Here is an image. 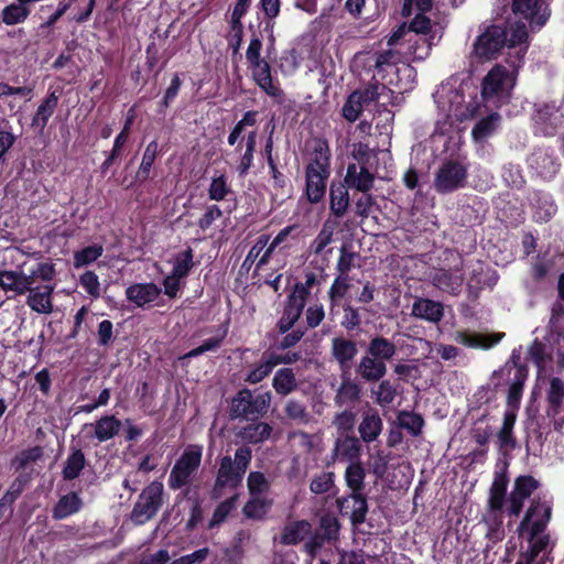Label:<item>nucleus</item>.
I'll return each mask as SVG.
<instances>
[{
  "label": "nucleus",
  "instance_id": "1",
  "mask_svg": "<svg viewBox=\"0 0 564 564\" xmlns=\"http://www.w3.org/2000/svg\"><path fill=\"white\" fill-rule=\"evenodd\" d=\"M539 488V481L532 476H519L514 480L513 488L506 501L507 479L498 475L489 490L488 507L484 514V522L487 525V538L499 541L503 538V506L509 517H519L524 502Z\"/></svg>",
  "mask_w": 564,
  "mask_h": 564
},
{
  "label": "nucleus",
  "instance_id": "2",
  "mask_svg": "<svg viewBox=\"0 0 564 564\" xmlns=\"http://www.w3.org/2000/svg\"><path fill=\"white\" fill-rule=\"evenodd\" d=\"M528 47L527 25H511L505 31L499 25L482 23L473 43L471 57L479 62L490 61L506 50L507 62L510 66H516L522 63Z\"/></svg>",
  "mask_w": 564,
  "mask_h": 564
},
{
  "label": "nucleus",
  "instance_id": "3",
  "mask_svg": "<svg viewBox=\"0 0 564 564\" xmlns=\"http://www.w3.org/2000/svg\"><path fill=\"white\" fill-rule=\"evenodd\" d=\"M432 0H404L402 14L409 17L415 11V17L410 25H400L389 37L388 45L390 47L399 44L401 40H405L410 46L406 54L412 55L414 59H424L431 47L438 41L442 33L433 28L425 12L431 10Z\"/></svg>",
  "mask_w": 564,
  "mask_h": 564
},
{
  "label": "nucleus",
  "instance_id": "4",
  "mask_svg": "<svg viewBox=\"0 0 564 564\" xmlns=\"http://www.w3.org/2000/svg\"><path fill=\"white\" fill-rule=\"evenodd\" d=\"M434 100L440 113L436 129L441 134L459 130L462 122L484 113L470 87L456 80L443 83L436 89Z\"/></svg>",
  "mask_w": 564,
  "mask_h": 564
},
{
  "label": "nucleus",
  "instance_id": "5",
  "mask_svg": "<svg viewBox=\"0 0 564 564\" xmlns=\"http://www.w3.org/2000/svg\"><path fill=\"white\" fill-rule=\"evenodd\" d=\"M551 516L550 501L545 498H533L518 527L519 534L529 542L523 555L542 564L547 562L551 552L550 536L545 533Z\"/></svg>",
  "mask_w": 564,
  "mask_h": 564
},
{
  "label": "nucleus",
  "instance_id": "6",
  "mask_svg": "<svg viewBox=\"0 0 564 564\" xmlns=\"http://www.w3.org/2000/svg\"><path fill=\"white\" fill-rule=\"evenodd\" d=\"M56 275L55 264L50 261L37 262L26 273L21 268L0 271V288L14 296L26 294L36 281L51 282Z\"/></svg>",
  "mask_w": 564,
  "mask_h": 564
},
{
  "label": "nucleus",
  "instance_id": "7",
  "mask_svg": "<svg viewBox=\"0 0 564 564\" xmlns=\"http://www.w3.org/2000/svg\"><path fill=\"white\" fill-rule=\"evenodd\" d=\"M330 152L326 142H315L313 153L306 166V195L311 203H318L326 189V181L330 174Z\"/></svg>",
  "mask_w": 564,
  "mask_h": 564
},
{
  "label": "nucleus",
  "instance_id": "8",
  "mask_svg": "<svg viewBox=\"0 0 564 564\" xmlns=\"http://www.w3.org/2000/svg\"><path fill=\"white\" fill-rule=\"evenodd\" d=\"M519 66H511V69H508L502 65H495L488 72L481 83V97L486 104L499 108L510 100Z\"/></svg>",
  "mask_w": 564,
  "mask_h": 564
},
{
  "label": "nucleus",
  "instance_id": "9",
  "mask_svg": "<svg viewBox=\"0 0 564 564\" xmlns=\"http://www.w3.org/2000/svg\"><path fill=\"white\" fill-rule=\"evenodd\" d=\"M512 12L517 20L514 28L525 25V21L531 31L541 29L551 15L549 0H513Z\"/></svg>",
  "mask_w": 564,
  "mask_h": 564
},
{
  "label": "nucleus",
  "instance_id": "10",
  "mask_svg": "<svg viewBox=\"0 0 564 564\" xmlns=\"http://www.w3.org/2000/svg\"><path fill=\"white\" fill-rule=\"evenodd\" d=\"M203 455V447L199 445H189L186 447L180 459L173 466L169 485L172 489H178L185 486L193 473L198 468Z\"/></svg>",
  "mask_w": 564,
  "mask_h": 564
},
{
  "label": "nucleus",
  "instance_id": "11",
  "mask_svg": "<svg viewBox=\"0 0 564 564\" xmlns=\"http://www.w3.org/2000/svg\"><path fill=\"white\" fill-rule=\"evenodd\" d=\"M162 495V482L153 481L144 488L131 513L133 522L142 524L149 521L161 507Z\"/></svg>",
  "mask_w": 564,
  "mask_h": 564
},
{
  "label": "nucleus",
  "instance_id": "12",
  "mask_svg": "<svg viewBox=\"0 0 564 564\" xmlns=\"http://www.w3.org/2000/svg\"><path fill=\"white\" fill-rule=\"evenodd\" d=\"M270 403V392H264L253 397L249 390H242L232 400V411L236 415L246 417L258 416L267 412Z\"/></svg>",
  "mask_w": 564,
  "mask_h": 564
},
{
  "label": "nucleus",
  "instance_id": "13",
  "mask_svg": "<svg viewBox=\"0 0 564 564\" xmlns=\"http://www.w3.org/2000/svg\"><path fill=\"white\" fill-rule=\"evenodd\" d=\"M466 169L458 162L444 163L436 173L434 185L440 193H449L462 187L466 180Z\"/></svg>",
  "mask_w": 564,
  "mask_h": 564
},
{
  "label": "nucleus",
  "instance_id": "14",
  "mask_svg": "<svg viewBox=\"0 0 564 564\" xmlns=\"http://www.w3.org/2000/svg\"><path fill=\"white\" fill-rule=\"evenodd\" d=\"M251 77L257 86L276 102L282 104L284 93L278 79L272 77L271 67L267 61L249 65Z\"/></svg>",
  "mask_w": 564,
  "mask_h": 564
},
{
  "label": "nucleus",
  "instance_id": "15",
  "mask_svg": "<svg viewBox=\"0 0 564 564\" xmlns=\"http://www.w3.org/2000/svg\"><path fill=\"white\" fill-rule=\"evenodd\" d=\"M339 531L338 520L332 516H325L321 519L319 529L312 535L304 544L305 552L311 556V560L318 553L326 542L337 539ZM312 564V561L308 562Z\"/></svg>",
  "mask_w": 564,
  "mask_h": 564
},
{
  "label": "nucleus",
  "instance_id": "16",
  "mask_svg": "<svg viewBox=\"0 0 564 564\" xmlns=\"http://www.w3.org/2000/svg\"><path fill=\"white\" fill-rule=\"evenodd\" d=\"M54 285L47 282H44V284L37 286H34V284L31 285L30 290L26 292V305L31 311L37 314H52L54 310Z\"/></svg>",
  "mask_w": 564,
  "mask_h": 564
},
{
  "label": "nucleus",
  "instance_id": "17",
  "mask_svg": "<svg viewBox=\"0 0 564 564\" xmlns=\"http://www.w3.org/2000/svg\"><path fill=\"white\" fill-rule=\"evenodd\" d=\"M79 0H62L59 1L56 11L48 17L44 26L51 28L53 26L64 14L69 13V19L76 22L86 21L95 7L96 0H89L84 9L76 8L75 4Z\"/></svg>",
  "mask_w": 564,
  "mask_h": 564
},
{
  "label": "nucleus",
  "instance_id": "18",
  "mask_svg": "<svg viewBox=\"0 0 564 564\" xmlns=\"http://www.w3.org/2000/svg\"><path fill=\"white\" fill-rule=\"evenodd\" d=\"M121 429V422L113 415L100 417L94 424H85L82 432L87 436L95 437L98 442H106L116 436Z\"/></svg>",
  "mask_w": 564,
  "mask_h": 564
},
{
  "label": "nucleus",
  "instance_id": "19",
  "mask_svg": "<svg viewBox=\"0 0 564 564\" xmlns=\"http://www.w3.org/2000/svg\"><path fill=\"white\" fill-rule=\"evenodd\" d=\"M379 87H372L370 89H366L365 91H354L349 95L347 98L345 105L343 106V116L345 119H347L350 122L356 121L361 111L364 106L377 99L380 94L378 93Z\"/></svg>",
  "mask_w": 564,
  "mask_h": 564
},
{
  "label": "nucleus",
  "instance_id": "20",
  "mask_svg": "<svg viewBox=\"0 0 564 564\" xmlns=\"http://www.w3.org/2000/svg\"><path fill=\"white\" fill-rule=\"evenodd\" d=\"M161 289L154 283H134L126 289V297L137 307H144L154 302Z\"/></svg>",
  "mask_w": 564,
  "mask_h": 564
},
{
  "label": "nucleus",
  "instance_id": "21",
  "mask_svg": "<svg viewBox=\"0 0 564 564\" xmlns=\"http://www.w3.org/2000/svg\"><path fill=\"white\" fill-rule=\"evenodd\" d=\"M503 333L497 334H480V333H468V332H457L454 335V340L463 346L469 348H481L489 349L492 346L497 345L502 337Z\"/></svg>",
  "mask_w": 564,
  "mask_h": 564
},
{
  "label": "nucleus",
  "instance_id": "22",
  "mask_svg": "<svg viewBox=\"0 0 564 564\" xmlns=\"http://www.w3.org/2000/svg\"><path fill=\"white\" fill-rule=\"evenodd\" d=\"M529 166L541 177L551 178L557 172L556 159L547 150L539 149L528 159Z\"/></svg>",
  "mask_w": 564,
  "mask_h": 564
},
{
  "label": "nucleus",
  "instance_id": "23",
  "mask_svg": "<svg viewBox=\"0 0 564 564\" xmlns=\"http://www.w3.org/2000/svg\"><path fill=\"white\" fill-rule=\"evenodd\" d=\"M345 183L350 188L367 193L373 185V175L369 172L368 166L352 163L347 167Z\"/></svg>",
  "mask_w": 564,
  "mask_h": 564
},
{
  "label": "nucleus",
  "instance_id": "24",
  "mask_svg": "<svg viewBox=\"0 0 564 564\" xmlns=\"http://www.w3.org/2000/svg\"><path fill=\"white\" fill-rule=\"evenodd\" d=\"M432 282L437 289L456 294L460 291L463 285V275L458 270L446 271L440 269L433 273Z\"/></svg>",
  "mask_w": 564,
  "mask_h": 564
},
{
  "label": "nucleus",
  "instance_id": "25",
  "mask_svg": "<svg viewBox=\"0 0 564 564\" xmlns=\"http://www.w3.org/2000/svg\"><path fill=\"white\" fill-rule=\"evenodd\" d=\"M412 314L415 317L437 323L443 317V305L429 299H417L413 303Z\"/></svg>",
  "mask_w": 564,
  "mask_h": 564
},
{
  "label": "nucleus",
  "instance_id": "26",
  "mask_svg": "<svg viewBox=\"0 0 564 564\" xmlns=\"http://www.w3.org/2000/svg\"><path fill=\"white\" fill-rule=\"evenodd\" d=\"M501 117L498 112L494 111L489 115L481 117L475 124L471 135L476 142H481L491 137L500 127Z\"/></svg>",
  "mask_w": 564,
  "mask_h": 564
},
{
  "label": "nucleus",
  "instance_id": "27",
  "mask_svg": "<svg viewBox=\"0 0 564 564\" xmlns=\"http://www.w3.org/2000/svg\"><path fill=\"white\" fill-rule=\"evenodd\" d=\"M58 102V95L56 91H51L46 98L40 104L36 112L32 119V126L43 131L46 127L48 119L54 113Z\"/></svg>",
  "mask_w": 564,
  "mask_h": 564
},
{
  "label": "nucleus",
  "instance_id": "28",
  "mask_svg": "<svg viewBox=\"0 0 564 564\" xmlns=\"http://www.w3.org/2000/svg\"><path fill=\"white\" fill-rule=\"evenodd\" d=\"M242 479L241 474L235 467L231 457L225 456L221 458L220 466L217 475V486L219 487H236Z\"/></svg>",
  "mask_w": 564,
  "mask_h": 564
},
{
  "label": "nucleus",
  "instance_id": "29",
  "mask_svg": "<svg viewBox=\"0 0 564 564\" xmlns=\"http://www.w3.org/2000/svg\"><path fill=\"white\" fill-rule=\"evenodd\" d=\"M312 532L311 524L305 520L294 521L285 525L281 534L284 544H296L303 541Z\"/></svg>",
  "mask_w": 564,
  "mask_h": 564
},
{
  "label": "nucleus",
  "instance_id": "30",
  "mask_svg": "<svg viewBox=\"0 0 564 564\" xmlns=\"http://www.w3.org/2000/svg\"><path fill=\"white\" fill-rule=\"evenodd\" d=\"M527 379V371L521 366H514V379L508 392V409H514L518 412L520 400L522 397V389Z\"/></svg>",
  "mask_w": 564,
  "mask_h": 564
},
{
  "label": "nucleus",
  "instance_id": "31",
  "mask_svg": "<svg viewBox=\"0 0 564 564\" xmlns=\"http://www.w3.org/2000/svg\"><path fill=\"white\" fill-rule=\"evenodd\" d=\"M381 431L382 421L380 416L376 412H368L359 425L361 438L368 443L372 442L380 435Z\"/></svg>",
  "mask_w": 564,
  "mask_h": 564
},
{
  "label": "nucleus",
  "instance_id": "32",
  "mask_svg": "<svg viewBox=\"0 0 564 564\" xmlns=\"http://www.w3.org/2000/svg\"><path fill=\"white\" fill-rule=\"evenodd\" d=\"M30 8L22 2L11 3L1 11V20L7 25L23 23L30 15Z\"/></svg>",
  "mask_w": 564,
  "mask_h": 564
},
{
  "label": "nucleus",
  "instance_id": "33",
  "mask_svg": "<svg viewBox=\"0 0 564 564\" xmlns=\"http://www.w3.org/2000/svg\"><path fill=\"white\" fill-rule=\"evenodd\" d=\"M272 501L265 496H251L243 507V514L249 519L260 520L265 517Z\"/></svg>",
  "mask_w": 564,
  "mask_h": 564
},
{
  "label": "nucleus",
  "instance_id": "34",
  "mask_svg": "<svg viewBox=\"0 0 564 564\" xmlns=\"http://www.w3.org/2000/svg\"><path fill=\"white\" fill-rule=\"evenodd\" d=\"M82 508V500L79 499L77 494H68L63 496L53 510V517L55 519H64L67 518Z\"/></svg>",
  "mask_w": 564,
  "mask_h": 564
},
{
  "label": "nucleus",
  "instance_id": "35",
  "mask_svg": "<svg viewBox=\"0 0 564 564\" xmlns=\"http://www.w3.org/2000/svg\"><path fill=\"white\" fill-rule=\"evenodd\" d=\"M546 399L549 403L547 415L555 416L564 399V382L560 378H553L550 381Z\"/></svg>",
  "mask_w": 564,
  "mask_h": 564
},
{
  "label": "nucleus",
  "instance_id": "36",
  "mask_svg": "<svg viewBox=\"0 0 564 564\" xmlns=\"http://www.w3.org/2000/svg\"><path fill=\"white\" fill-rule=\"evenodd\" d=\"M386 371L384 362L375 357H364L359 365V373L366 380H379Z\"/></svg>",
  "mask_w": 564,
  "mask_h": 564
},
{
  "label": "nucleus",
  "instance_id": "37",
  "mask_svg": "<svg viewBox=\"0 0 564 564\" xmlns=\"http://www.w3.org/2000/svg\"><path fill=\"white\" fill-rule=\"evenodd\" d=\"M271 433L272 427L268 423L258 422L246 426L240 432V436L246 442L257 444L268 440Z\"/></svg>",
  "mask_w": 564,
  "mask_h": 564
},
{
  "label": "nucleus",
  "instance_id": "38",
  "mask_svg": "<svg viewBox=\"0 0 564 564\" xmlns=\"http://www.w3.org/2000/svg\"><path fill=\"white\" fill-rule=\"evenodd\" d=\"M330 209L336 216H343L349 204L347 187L343 184L330 187Z\"/></svg>",
  "mask_w": 564,
  "mask_h": 564
},
{
  "label": "nucleus",
  "instance_id": "39",
  "mask_svg": "<svg viewBox=\"0 0 564 564\" xmlns=\"http://www.w3.org/2000/svg\"><path fill=\"white\" fill-rule=\"evenodd\" d=\"M337 228V223L334 220H326L316 236V238L311 243V250L315 254H319L323 250L333 241L334 232Z\"/></svg>",
  "mask_w": 564,
  "mask_h": 564
},
{
  "label": "nucleus",
  "instance_id": "40",
  "mask_svg": "<svg viewBox=\"0 0 564 564\" xmlns=\"http://www.w3.org/2000/svg\"><path fill=\"white\" fill-rule=\"evenodd\" d=\"M273 388L282 395L291 393L296 388V380L292 369H280L273 378Z\"/></svg>",
  "mask_w": 564,
  "mask_h": 564
},
{
  "label": "nucleus",
  "instance_id": "41",
  "mask_svg": "<svg viewBox=\"0 0 564 564\" xmlns=\"http://www.w3.org/2000/svg\"><path fill=\"white\" fill-rule=\"evenodd\" d=\"M104 253L101 245H93L74 252V268L79 269L91 264Z\"/></svg>",
  "mask_w": 564,
  "mask_h": 564
},
{
  "label": "nucleus",
  "instance_id": "42",
  "mask_svg": "<svg viewBox=\"0 0 564 564\" xmlns=\"http://www.w3.org/2000/svg\"><path fill=\"white\" fill-rule=\"evenodd\" d=\"M369 354L380 360H389L395 354V346L383 337L373 338L368 348Z\"/></svg>",
  "mask_w": 564,
  "mask_h": 564
},
{
  "label": "nucleus",
  "instance_id": "43",
  "mask_svg": "<svg viewBox=\"0 0 564 564\" xmlns=\"http://www.w3.org/2000/svg\"><path fill=\"white\" fill-rule=\"evenodd\" d=\"M345 480L351 492L362 491L365 469L360 463H350L345 471Z\"/></svg>",
  "mask_w": 564,
  "mask_h": 564
},
{
  "label": "nucleus",
  "instance_id": "44",
  "mask_svg": "<svg viewBox=\"0 0 564 564\" xmlns=\"http://www.w3.org/2000/svg\"><path fill=\"white\" fill-rule=\"evenodd\" d=\"M357 354L356 345L344 338H335L333 340V355L339 364L344 365L351 360Z\"/></svg>",
  "mask_w": 564,
  "mask_h": 564
},
{
  "label": "nucleus",
  "instance_id": "45",
  "mask_svg": "<svg viewBox=\"0 0 564 564\" xmlns=\"http://www.w3.org/2000/svg\"><path fill=\"white\" fill-rule=\"evenodd\" d=\"M556 213V205L550 196H541L534 205V219L540 223L550 220Z\"/></svg>",
  "mask_w": 564,
  "mask_h": 564
},
{
  "label": "nucleus",
  "instance_id": "46",
  "mask_svg": "<svg viewBox=\"0 0 564 564\" xmlns=\"http://www.w3.org/2000/svg\"><path fill=\"white\" fill-rule=\"evenodd\" d=\"M85 466V456L82 451L73 452L66 459L65 467L63 469V476L65 479H75L79 476L80 471Z\"/></svg>",
  "mask_w": 564,
  "mask_h": 564
},
{
  "label": "nucleus",
  "instance_id": "47",
  "mask_svg": "<svg viewBox=\"0 0 564 564\" xmlns=\"http://www.w3.org/2000/svg\"><path fill=\"white\" fill-rule=\"evenodd\" d=\"M159 151V143L156 140L151 141L142 155V161L138 171V176L142 180H147L149 177L152 165L156 159Z\"/></svg>",
  "mask_w": 564,
  "mask_h": 564
},
{
  "label": "nucleus",
  "instance_id": "48",
  "mask_svg": "<svg viewBox=\"0 0 564 564\" xmlns=\"http://www.w3.org/2000/svg\"><path fill=\"white\" fill-rule=\"evenodd\" d=\"M346 503L351 502V520L354 523H361L365 520L368 507L361 491L351 492L349 498L345 500Z\"/></svg>",
  "mask_w": 564,
  "mask_h": 564
},
{
  "label": "nucleus",
  "instance_id": "49",
  "mask_svg": "<svg viewBox=\"0 0 564 564\" xmlns=\"http://www.w3.org/2000/svg\"><path fill=\"white\" fill-rule=\"evenodd\" d=\"M193 268V252L191 249H187L183 252H180L175 256L173 261V270L171 273L174 275L184 279L187 276L189 271Z\"/></svg>",
  "mask_w": 564,
  "mask_h": 564
},
{
  "label": "nucleus",
  "instance_id": "50",
  "mask_svg": "<svg viewBox=\"0 0 564 564\" xmlns=\"http://www.w3.org/2000/svg\"><path fill=\"white\" fill-rule=\"evenodd\" d=\"M398 424L411 435L416 436L421 433L423 419L416 413L404 411L398 415Z\"/></svg>",
  "mask_w": 564,
  "mask_h": 564
},
{
  "label": "nucleus",
  "instance_id": "51",
  "mask_svg": "<svg viewBox=\"0 0 564 564\" xmlns=\"http://www.w3.org/2000/svg\"><path fill=\"white\" fill-rule=\"evenodd\" d=\"M335 451L338 456H343L352 460L358 458L360 445L358 440L355 437H344L336 442Z\"/></svg>",
  "mask_w": 564,
  "mask_h": 564
},
{
  "label": "nucleus",
  "instance_id": "52",
  "mask_svg": "<svg viewBox=\"0 0 564 564\" xmlns=\"http://www.w3.org/2000/svg\"><path fill=\"white\" fill-rule=\"evenodd\" d=\"M230 192V187L227 183V177L224 174L215 175L212 178L208 195L213 200H223L228 193Z\"/></svg>",
  "mask_w": 564,
  "mask_h": 564
},
{
  "label": "nucleus",
  "instance_id": "53",
  "mask_svg": "<svg viewBox=\"0 0 564 564\" xmlns=\"http://www.w3.org/2000/svg\"><path fill=\"white\" fill-rule=\"evenodd\" d=\"M250 3L251 2H249L247 0H237L236 6L231 13V19H230L231 30H232V32H237L239 42L242 40V30H243L241 19L247 13V11L250 7Z\"/></svg>",
  "mask_w": 564,
  "mask_h": 564
},
{
  "label": "nucleus",
  "instance_id": "54",
  "mask_svg": "<svg viewBox=\"0 0 564 564\" xmlns=\"http://www.w3.org/2000/svg\"><path fill=\"white\" fill-rule=\"evenodd\" d=\"M79 285L93 299H98L101 293L98 275L93 271H85L79 276Z\"/></svg>",
  "mask_w": 564,
  "mask_h": 564
},
{
  "label": "nucleus",
  "instance_id": "55",
  "mask_svg": "<svg viewBox=\"0 0 564 564\" xmlns=\"http://www.w3.org/2000/svg\"><path fill=\"white\" fill-rule=\"evenodd\" d=\"M275 367V362L272 361L270 355H264L261 362L249 372L247 381L250 383H258L263 380Z\"/></svg>",
  "mask_w": 564,
  "mask_h": 564
},
{
  "label": "nucleus",
  "instance_id": "56",
  "mask_svg": "<svg viewBox=\"0 0 564 564\" xmlns=\"http://www.w3.org/2000/svg\"><path fill=\"white\" fill-rule=\"evenodd\" d=\"M250 496H264L269 489V481L262 473L252 471L248 476Z\"/></svg>",
  "mask_w": 564,
  "mask_h": 564
},
{
  "label": "nucleus",
  "instance_id": "57",
  "mask_svg": "<svg viewBox=\"0 0 564 564\" xmlns=\"http://www.w3.org/2000/svg\"><path fill=\"white\" fill-rule=\"evenodd\" d=\"M308 295V289L304 284H296L288 299V306L302 313Z\"/></svg>",
  "mask_w": 564,
  "mask_h": 564
},
{
  "label": "nucleus",
  "instance_id": "58",
  "mask_svg": "<svg viewBox=\"0 0 564 564\" xmlns=\"http://www.w3.org/2000/svg\"><path fill=\"white\" fill-rule=\"evenodd\" d=\"M237 497L234 496L230 499L221 502L215 510L213 518L210 519L209 527H215L221 523L227 516L234 510L236 507Z\"/></svg>",
  "mask_w": 564,
  "mask_h": 564
},
{
  "label": "nucleus",
  "instance_id": "59",
  "mask_svg": "<svg viewBox=\"0 0 564 564\" xmlns=\"http://www.w3.org/2000/svg\"><path fill=\"white\" fill-rule=\"evenodd\" d=\"M516 419L517 412H514V409H507L503 417V424L499 432V440L501 445H507L510 442Z\"/></svg>",
  "mask_w": 564,
  "mask_h": 564
},
{
  "label": "nucleus",
  "instance_id": "60",
  "mask_svg": "<svg viewBox=\"0 0 564 564\" xmlns=\"http://www.w3.org/2000/svg\"><path fill=\"white\" fill-rule=\"evenodd\" d=\"M356 256L357 254L355 252L348 250V248L346 246H343L340 248V254H339L337 265H336L340 275L347 276L348 272L354 267V261H355Z\"/></svg>",
  "mask_w": 564,
  "mask_h": 564
},
{
  "label": "nucleus",
  "instance_id": "61",
  "mask_svg": "<svg viewBox=\"0 0 564 564\" xmlns=\"http://www.w3.org/2000/svg\"><path fill=\"white\" fill-rule=\"evenodd\" d=\"M333 485L334 475L332 473H323L312 480L311 490L314 494H325L329 491Z\"/></svg>",
  "mask_w": 564,
  "mask_h": 564
},
{
  "label": "nucleus",
  "instance_id": "62",
  "mask_svg": "<svg viewBox=\"0 0 564 564\" xmlns=\"http://www.w3.org/2000/svg\"><path fill=\"white\" fill-rule=\"evenodd\" d=\"M373 393L376 394L377 402L384 406L393 401L395 390L390 382L382 381Z\"/></svg>",
  "mask_w": 564,
  "mask_h": 564
},
{
  "label": "nucleus",
  "instance_id": "63",
  "mask_svg": "<svg viewBox=\"0 0 564 564\" xmlns=\"http://www.w3.org/2000/svg\"><path fill=\"white\" fill-rule=\"evenodd\" d=\"M400 62V54L390 48L377 55L376 68H378L379 70H384L386 67L395 66Z\"/></svg>",
  "mask_w": 564,
  "mask_h": 564
},
{
  "label": "nucleus",
  "instance_id": "64",
  "mask_svg": "<svg viewBox=\"0 0 564 564\" xmlns=\"http://www.w3.org/2000/svg\"><path fill=\"white\" fill-rule=\"evenodd\" d=\"M352 158L358 162L357 165H365L370 167V160L373 156V151L364 143H356L352 148Z\"/></svg>",
  "mask_w": 564,
  "mask_h": 564
}]
</instances>
